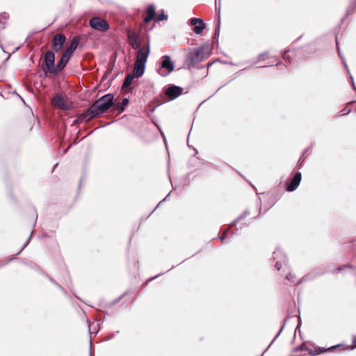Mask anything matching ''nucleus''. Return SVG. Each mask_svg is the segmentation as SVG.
Here are the masks:
<instances>
[{
    "mask_svg": "<svg viewBox=\"0 0 356 356\" xmlns=\"http://www.w3.org/2000/svg\"><path fill=\"white\" fill-rule=\"evenodd\" d=\"M183 92V88L177 86H171L165 89V94L171 99H176Z\"/></svg>",
    "mask_w": 356,
    "mask_h": 356,
    "instance_id": "10",
    "label": "nucleus"
},
{
    "mask_svg": "<svg viewBox=\"0 0 356 356\" xmlns=\"http://www.w3.org/2000/svg\"><path fill=\"white\" fill-rule=\"evenodd\" d=\"M145 65L146 64L143 63L135 62L133 70V75L134 77L139 78L144 74Z\"/></svg>",
    "mask_w": 356,
    "mask_h": 356,
    "instance_id": "13",
    "label": "nucleus"
},
{
    "mask_svg": "<svg viewBox=\"0 0 356 356\" xmlns=\"http://www.w3.org/2000/svg\"><path fill=\"white\" fill-rule=\"evenodd\" d=\"M51 103L54 105V106L64 111L70 110L72 107V104L70 102L67 101L62 96L58 95H56L52 99Z\"/></svg>",
    "mask_w": 356,
    "mask_h": 356,
    "instance_id": "4",
    "label": "nucleus"
},
{
    "mask_svg": "<svg viewBox=\"0 0 356 356\" xmlns=\"http://www.w3.org/2000/svg\"><path fill=\"white\" fill-rule=\"evenodd\" d=\"M44 61L45 63L47 70L51 74L55 73V55L54 52L50 51H47L44 55Z\"/></svg>",
    "mask_w": 356,
    "mask_h": 356,
    "instance_id": "6",
    "label": "nucleus"
},
{
    "mask_svg": "<svg viewBox=\"0 0 356 356\" xmlns=\"http://www.w3.org/2000/svg\"><path fill=\"white\" fill-rule=\"evenodd\" d=\"M274 259H277L275 268L279 270L282 268V262L284 263L286 261V256L280 249H277L273 252Z\"/></svg>",
    "mask_w": 356,
    "mask_h": 356,
    "instance_id": "11",
    "label": "nucleus"
},
{
    "mask_svg": "<svg viewBox=\"0 0 356 356\" xmlns=\"http://www.w3.org/2000/svg\"><path fill=\"white\" fill-rule=\"evenodd\" d=\"M8 19V15L6 13H2L0 14V24H5L6 21Z\"/></svg>",
    "mask_w": 356,
    "mask_h": 356,
    "instance_id": "20",
    "label": "nucleus"
},
{
    "mask_svg": "<svg viewBox=\"0 0 356 356\" xmlns=\"http://www.w3.org/2000/svg\"><path fill=\"white\" fill-rule=\"evenodd\" d=\"M149 54V45H143L141 47L136 56V62L143 63L146 64L148 56Z\"/></svg>",
    "mask_w": 356,
    "mask_h": 356,
    "instance_id": "8",
    "label": "nucleus"
},
{
    "mask_svg": "<svg viewBox=\"0 0 356 356\" xmlns=\"http://www.w3.org/2000/svg\"><path fill=\"white\" fill-rule=\"evenodd\" d=\"M290 53V51H285L284 54L283 55V58L284 59H289V54Z\"/></svg>",
    "mask_w": 356,
    "mask_h": 356,
    "instance_id": "25",
    "label": "nucleus"
},
{
    "mask_svg": "<svg viewBox=\"0 0 356 356\" xmlns=\"http://www.w3.org/2000/svg\"><path fill=\"white\" fill-rule=\"evenodd\" d=\"M128 104H129L128 99L124 98L122 99V103L120 105H118L116 108L118 111L122 112L124 110L125 106H127L128 105Z\"/></svg>",
    "mask_w": 356,
    "mask_h": 356,
    "instance_id": "18",
    "label": "nucleus"
},
{
    "mask_svg": "<svg viewBox=\"0 0 356 356\" xmlns=\"http://www.w3.org/2000/svg\"><path fill=\"white\" fill-rule=\"evenodd\" d=\"M291 274L287 275L286 276V279H287V280H288V279L289 278V276H291Z\"/></svg>",
    "mask_w": 356,
    "mask_h": 356,
    "instance_id": "29",
    "label": "nucleus"
},
{
    "mask_svg": "<svg viewBox=\"0 0 356 356\" xmlns=\"http://www.w3.org/2000/svg\"><path fill=\"white\" fill-rule=\"evenodd\" d=\"M134 77V75L133 76L131 74L127 75L124 81L123 87H124V88L129 87L131 84Z\"/></svg>",
    "mask_w": 356,
    "mask_h": 356,
    "instance_id": "19",
    "label": "nucleus"
},
{
    "mask_svg": "<svg viewBox=\"0 0 356 356\" xmlns=\"http://www.w3.org/2000/svg\"><path fill=\"white\" fill-rule=\"evenodd\" d=\"M168 16L163 13V12L161 14H159L156 17V21L160 22L162 20L167 19Z\"/></svg>",
    "mask_w": 356,
    "mask_h": 356,
    "instance_id": "21",
    "label": "nucleus"
},
{
    "mask_svg": "<svg viewBox=\"0 0 356 356\" xmlns=\"http://www.w3.org/2000/svg\"><path fill=\"white\" fill-rule=\"evenodd\" d=\"M29 238L26 241V243H25V246H26L29 243Z\"/></svg>",
    "mask_w": 356,
    "mask_h": 356,
    "instance_id": "30",
    "label": "nucleus"
},
{
    "mask_svg": "<svg viewBox=\"0 0 356 356\" xmlns=\"http://www.w3.org/2000/svg\"><path fill=\"white\" fill-rule=\"evenodd\" d=\"M90 26L95 30L106 31L109 29L108 23L99 17H93L90 20Z\"/></svg>",
    "mask_w": 356,
    "mask_h": 356,
    "instance_id": "5",
    "label": "nucleus"
},
{
    "mask_svg": "<svg viewBox=\"0 0 356 356\" xmlns=\"http://www.w3.org/2000/svg\"><path fill=\"white\" fill-rule=\"evenodd\" d=\"M353 343L355 344L356 346V336L353 338Z\"/></svg>",
    "mask_w": 356,
    "mask_h": 356,
    "instance_id": "28",
    "label": "nucleus"
},
{
    "mask_svg": "<svg viewBox=\"0 0 356 356\" xmlns=\"http://www.w3.org/2000/svg\"><path fill=\"white\" fill-rule=\"evenodd\" d=\"M336 44H337V49H338V52L339 53V44H338L337 38H336Z\"/></svg>",
    "mask_w": 356,
    "mask_h": 356,
    "instance_id": "27",
    "label": "nucleus"
},
{
    "mask_svg": "<svg viewBox=\"0 0 356 356\" xmlns=\"http://www.w3.org/2000/svg\"><path fill=\"white\" fill-rule=\"evenodd\" d=\"M219 32H220V18L218 19V26H217V28L216 29L215 35L218 34Z\"/></svg>",
    "mask_w": 356,
    "mask_h": 356,
    "instance_id": "24",
    "label": "nucleus"
},
{
    "mask_svg": "<svg viewBox=\"0 0 356 356\" xmlns=\"http://www.w3.org/2000/svg\"><path fill=\"white\" fill-rule=\"evenodd\" d=\"M78 44H79V41L77 40V39L74 38L71 41V43L70 44V46H68L67 47V49H65L64 53H65V54H68V55L72 56V54L74 53L75 49L77 48Z\"/></svg>",
    "mask_w": 356,
    "mask_h": 356,
    "instance_id": "17",
    "label": "nucleus"
},
{
    "mask_svg": "<svg viewBox=\"0 0 356 356\" xmlns=\"http://www.w3.org/2000/svg\"><path fill=\"white\" fill-rule=\"evenodd\" d=\"M129 42L133 49H139L140 47V41L137 34L134 33H129L128 34Z\"/></svg>",
    "mask_w": 356,
    "mask_h": 356,
    "instance_id": "14",
    "label": "nucleus"
},
{
    "mask_svg": "<svg viewBox=\"0 0 356 356\" xmlns=\"http://www.w3.org/2000/svg\"><path fill=\"white\" fill-rule=\"evenodd\" d=\"M227 233H228V230H226L223 232L222 236L220 237V239L221 240V241H223L226 238Z\"/></svg>",
    "mask_w": 356,
    "mask_h": 356,
    "instance_id": "23",
    "label": "nucleus"
},
{
    "mask_svg": "<svg viewBox=\"0 0 356 356\" xmlns=\"http://www.w3.org/2000/svg\"><path fill=\"white\" fill-rule=\"evenodd\" d=\"M350 109H348L347 108H343L341 111V115H346V114H348L350 112Z\"/></svg>",
    "mask_w": 356,
    "mask_h": 356,
    "instance_id": "22",
    "label": "nucleus"
},
{
    "mask_svg": "<svg viewBox=\"0 0 356 356\" xmlns=\"http://www.w3.org/2000/svg\"><path fill=\"white\" fill-rule=\"evenodd\" d=\"M70 58L71 56L63 52L60 60L57 63V69L59 71L63 70L64 67L66 66L67 63H68L69 60L70 59Z\"/></svg>",
    "mask_w": 356,
    "mask_h": 356,
    "instance_id": "15",
    "label": "nucleus"
},
{
    "mask_svg": "<svg viewBox=\"0 0 356 356\" xmlns=\"http://www.w3.org/2000/svg\"><path fill=\"white\" fill-rule=\"evenodd\" d=\"M210 51L209 45H203L199 48L190 50L186 58V62L188 63V67H193L195 65L204 60L209 55Z\"/></svg>",
    "mask_w": 356,
    "mask_h": 356,
    "instance_id": "2",
    "label": "nucleus"
},
{
    "mask_svg": "<svg viewBox=\"0 0 356 356\" xmlns=\"http://www.w3.org/2000/svg\"><path fill=\"white\" fill-rule=\"evenodd\" d=\"M113 95L106 94L98 99L87 111L85 118H93L108 111L113 105Z\"/></svg>",
    "mask_w": 356,
    "mask_h": 356,
    "instance_id": "1",
    "label": "nucleus"
},
{
    "mask_svg": "<svg viewBox=\"0 0 356 356\" xmlns=\"http://www.w3.org/2000/svg\"><path fill=\"white\" fill-rule=\"evenodd\" d=\"M65 42V37L64 35L58 33L54 35L52 40V47L56 52L59 51Z\"/></svg>",
    "mask_w": 356,
    "mask_h": 356,
    "instance_id": "9",
    "label": "nucleus"
},
{
    "mask_svg": "<svg viewBox=\"0 0 356 356\" xmlns=\"http://www.w3.org/2000/svg\"><path fill=\"white\" fill-rule=\"evenodd\" d=\"M302 179V175L300 172H296L291 179L290 184L287 186V191H295L298 186H299L300 181Z\"/></svg>",
    "mask_w": 356,
    "mask_h": 356,
    "instance_id": "12",
    "label": "nucleus"
},
{
    "mask_svg": "<svg viewBox=\"0 0 356 356\" xmlns=\"http://www.w3.org/2000/svg\"><path fill=\"white\" fill-rule=\"evenodd\" d=\"M147 15L144 18V21L146 23L149 22L151 20H152L156 15V10L155 7L152 5L149 6L147 9Z\"/></svg>",
    "mask_w": 356,
    "mask_h": 356,
    "instance_id": "16",
    "label": "nucleus"
},
{
    "mask_svg": "<svg viewBox=\"0 0 356 356\" xmlns=\"http://www.w3.org/2000/svg\"><path fill=\"white\" fill-rule=\"evenodd\" d=\"M190 25L193 26V31L196 34H202L206 28V25L203 20L200 18H191L189 22Z\"/></svg>",
    "mask_w": 356,
    "mask_h": 356,
    "instance_id": "7",
    "label": "nucleus"
},
{
    "mask_svg": "<svg viewBox=\"0 0 356 356\" xmlns=\"http://www.w3.org/2000/svg\"><path fill=\"white\" fill-rule=\"evenodd\" d=\"M266 55V53H265V54H261L260 55V58H261V59H264V56H265Z\"/></svg>",
    "mask_w": 356,
    "mask_h": 356,
    "instance_id": "26",
    "label": "nucleus"
},
{
    "mask_svg": "<svg viewBox=\"0 0 356 356\" xmlns=\"http://www.w3.org/2000/svg\"><path fill=\"white\" fill-rule=\"evenodd\" d=\"M175 68L170 56L165 55L161 57V68L158 70V73L162 76H166L170 74Z\"/></svg>",
    "mask_w": 356,
    "mask_h": 356,
    "instance_id": "3",
    "label": "nucleus"
}]
</instances>
